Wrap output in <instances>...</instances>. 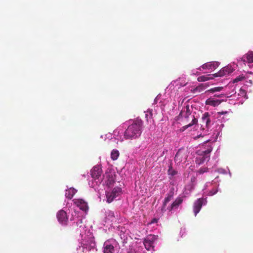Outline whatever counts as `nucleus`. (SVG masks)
I'll return each mask as SVG.
<instances>
[{
  "label": "nucleus",
  "instance_id": "obj_5",
  "mask_svg": "<svg viewBox=\"0 0 253 253\" xmlns=\"http://www.w3.org/2000/svg\"><path fill=\"white\" fill-rule=\"evenodd\" d=\"M212 150V147L211 145H208L206 146L205 147L197 151V153L199 157L197 158V160H200V164L203 163L206 161L207 159H209L210 154Z\"/></svg>",
  "mask_w": 253,
  "mask_h": 253
},
{
  "label": "nucleus",
  "instance_id": "obj_15",
  "mask_svg": "<svg viewBox=\"0 0 253 253\" xmlns=\"http://www.w3.org/2000/svg\"><path fill=\"white\" fill-rule=\"evenodd\" d=\"M102 181H103V184H105L108 187L113 185L114 183V178L112 174L106 173L105 175H103V178Z\"/></svg>",
  "mask_w": 253,
  "mask_h": 253
},
{
  "label": "nucleus",
  "instance_id": "obj_36",
  "mask_svg": "<svg viewBox=\"0 0 253 253\" xmlns=\"http://www.w3.org/2000/svg\"><path fill=\"white\" fill-rule=\"evenodd\" d=\"M205 134L206 133H204L203 135L202 134H200V135H198L197 137H196L195 138H199L200 137H203Z\"/></svg>",
  "mask_w": 253,
  "mask_h": 253
},
{
  "label": "nucleus",
  "instance_id": "obj_18",
  "mask_svg": "<svg viewBox=\"0 0 253 253\" xmlns=\"http://www.w3.org/2000/svg\"><path fill=\"white\" fill-rule=\"evenodd\" d=\"M77 207L83 211H86L88 210L87 203L82 199H75L73 200Z\"/></svg>",
  "mask_w": 253,
  "mask_h": 253
},
{
  "label": "nucleus",
  "instance_id": "obj_27",
  "mask_svg": "<svg viewBox=\"0 0 253 253\" xmlns=\"http://www.w3.org/2000/svg\"><path fill=\"white\" fill-rule=\"evenodd\" d=\"M223 89V87H222V86L215 87L211 88L209 90H208L207 91H206V93H207V92L214 93L215 92H219V91H221V90H222Z\"/></svg>",
  "mask_w": 253,
  "mask_h": 253
},
{
  "label": "nucleus",
  "instance_id": "obj_29",
  "mask_svg": "<svg viewBox=\"0 0 253 253\" xmlns=\"http://www.w3.org/2000/svg\"><path fill=\"white\" fill-rule=\"evenodd\" d=\"M193 188L194 187L193 184L187 185L185 188V194H188L193 189Z\"/></svg>",
  "mask_w": 253,
  "mask_h": 253
},
{
  "label": "nucleus",
  "instance_id": "obj_24",
  "mask_svg": "<svg viewBox=\"0 0 253 253\" xmlns=\"http://www.w3.org/2000/svg\"><path fill=\"white\" fill-rule=\"evenodd\" d=\"M105 215L107 219L113 221L115 219L114 212L110 210H107L105 211Z\"/></svg>",
  "mask_w": 253,
  "mask_h": 253
},
{
  "label": "nucleus",
  "instance_id": "obj_9",
  "mask_svg": "<svg viewBox=\"0 0 253 253\" xmlns=\"http://www.w3.org/2000/svg\"><path fill=\"white\" fill-rule=\"evenodd\" d=\"M158 239V236L154 235L148 236L144 241V245L147 250H150L154 248V243Z\"/></svg>",
  "mask_w": 253,
  "mask_h": 253
},
{
  "label": "nucleus",
  "instance_id": "obj_37",
  "mask_svg": "<svg viewBox=\"0 0 253 253\" xmlns=\"http://www.w3.org/2000/svg\"><path fill=\"white\" fill-rule=\"evenodd\" d=\"M218 171L221 173H224L225 170L224 169H219Z\"/></svg>",
  "mask_w": 253,
  "mask_h": 253
},
{
  "label": "nucleus",
  "instance_id": "obj_14",
  "mask_svg": "<svg viewBox=\"0 0 253 253\" xmlns=\"http://www.w3.org/2000/svg\"><path fill=\"white\" fill-rule=\"evenodd\" d=\"M187 158L186 151L183 149H179L176 153L174 160L177 163H180L182 161H185Z\"/></svg>",
  "mask_w": 253,
  "mask_h": 253
},
{
  "label": "nucleus",
  "instance_id": "obj_16",
  "mask_svg": "<svg viewBox=\"0 0 253 253\" xmlns=\"http://www.w3.org/2000/svg\"><path fill=\"white\" fill-rule=\"evenodd\" d=\"M219 65L218 62H210L206 63L201 66L198 68V70H201L202 69L204 70H212L216 68Z\"/></svg>",
  "mask_w": 253,
  "mask_h": 253
},
{
  "label": "nucleus",
  "instance_id": "obj_4",
  "mask_svg": "<svg viewBox=\"0 0 253 253\" xmlns=\"http://www.w3.org/2000/svg\"><path fill=\"white\" fill-rule=\"evenodd\" d=\"M118 249V244L115 240H109L104 243V253H116Z\"/></svg>",
  "mask_w": 253,
  "mask_h": 253
},
{
  "label": "nucleus",
  "instance_id": "obj_23",
  "mask_svg": "<svg viewBox=\"0 0 253 253\" xmlns=\"http://www.w3.org/2000/svg\"><path fill=\"white\" fill-rule=\"evenodd\" d=\"M172 196L171 195H169L168 196V197L165 198L164 203H163V206L161 210V212L162 213H163L164 212L166 211V205H167V203H169L172 199Z\"/></svg>",
  "mask_w": 253,
  "mask_h": 253
},
{
  "label": "nucleus",
  "instance_id": "obj_34",
  "mask_svg": "<svg viewBox=\"0 0 253 253\" xmlns=\"http://www.w3.org/2000/svg\"><path fill=\"white\" fill-rule=\"evenodd\" d=\"M159 98H160V96H159V95H158V96L156 97V98L155 99V100H154V102H155V103H156V102H157V101L159 100Z\"/></svg>",
  "mask_w": 253,
  "mask_h": 253
},
{
  "label": "nucleus",
  "instance_id": "obj_38",
  "mask_svg": "<svg viewBox=\"0 0 253 253\" xmlns=\"http://www.w3.org/2000/svg\"><path fill=\"white\" fill-rule=\"evenodd\" d=\"M221 114H225L227 113V112H221L219 113Z\"/></svg>",
  "mask_w": 253,
  "mask_h": 253
},
{
  "label": "nucleus",
  "instance_id": "obj_17",
  "mask_svg": "<svg viewBox=\"0 0 253 253\" xmlns=\"http://www.w3.org/2000/svg\"><path fill=\"white\" fill-rule=\"evenodd\" d=\"M183 199L182 198H177L176 200L171 204V205L168 207V210L169 212L172 213L173 211H176L179 206L182 203Z\"/></svg>",
  "mask_w": 253,
  "mask_h": 253
},
{
  "label": "nucleus",
  "instance_id": "obj_6",
  "mask_svg": "<svg viewBox=\"0 0 253 253\" xmlns=\"http://www.w3.org/2000/svg\"><path fill=\"white\" fill-rule=\"evenodd\" d=\"M82 237V244L83 245L84 248L89 249L92 248L94 246V243L92 236L89 234V235H84L83 233H81Z\"/></svg>",
  "mask_w": 253,
  "mask_h": 253
},
{
  "label": "nucleus",
  "instance_id": "obj_21",
  "mask_svg": "<svg viewBox=\"0 0 253 253\" xmlns=\"http://www.w3.org/2000/svg\"><path fill=\"white\" fill-rule=\"evenodd\" d=\"M77 190L73 188H70L66 190L65 192V196L66 198L71 199L74 195L77 192Z\"/></svg>",
  "mask_w": 253,
  "mask_h": 253
},
{
  "label": "nucleus",
  "instance_id": "obj_19",
  "mask_svg": "<svg viewBox=\"0 0 253 253\" xmlns=\"http://www.w3.org/2000/svg\"><path fill=\"white\" fill-rule=\"evenodd\" d=\"M240 60L243 61L244 64L246 63H253V51H249L247 53L245 54L242 58H240Z\"/></svg>",
  "mask_w": 253,
  "mask_h": 253
},
{
  "label": "nucleus",
  "instance_id": "obj_7",
  "mask_svg": "<svg viewBox=\"0 0 253 253\" xmlns=\"http://www.w3.org/2000/svg\"><path fill=\"white\" fill-rule=\"evenodd\" d=\"M121 189L119 187L114 188L111 192L106 191V196L108 203L112 202L113 200L121 193Z\"/></svg>",
  "mask_w": 253,
  "mask_h": 253
},
{
  "label": "nucleus",
  "instance_id": "obj_22",
  "mask_svg": "<svg viewBox=\"0 0 253 253\" xmlns=\"http://www.w3.org/2000/svg\"><path fill=\"white\" fill-rule=\"evenodd\" d=\"M215 78L213 76V74L201 76L198 78L199 82H205L210 80H211Z\"/></svg>",
  "mask_w": 253,
  "mask_h": 253
},
{
  "label": "nucleus",
  "instance_id": "obj_32",
  "mask_svg": "<svg viewBox=\"0 0 253 253\" xmlns=\"http://www.w3.org/2000/svg\"><path fill=\"white\" fill-rule=\"evenodd\" d=\"M206 171H207L206 168L201 169L200 170V172L201 173H204L205 172H206Z\"/></svg>",
  "mask_w": 253,
  "mask_h": 253
},
{
  "label": "nucleus",
  "instance_id": "obj_13",
  "mask_svg": "<svg viewBox=\"0 0 253 253\" xmlns=\"http://www.w3.org/2000/svg\"><path fill=\"white\" fill-rule=\"evenodd\" d=\"M207 201L206 199L200 198L195 202L193 206V211L195 216H196L198 213L200 211L202 205H205Z\"/></svg>",
  "mask_w": 253,
  "mask_h": 253
},
{
  "label": "nucleus",
  "instance_id": "obj_12",
  "mask_svg": "<svg viewBox=\"0 0 253 253\" xmlns=\"http://www.w3.org/2000/svg\"><path fill=\"white\" fill-rule=\"evenodd\" d=\"M203 124L201 126L202 130H208L211 126V122L210 119V115L209 113H205L202 117Z\"/></svg>",
  "mask_w": 253,
  "mask_h": 253
},
{
  "label": "nucleus",
  "instance_id": "obj_20",
  "mask_svg": "<svg viewBox=\"0 0 253 253\" xmlns=\"http://www.w3.org/2000/svg\"><path fill=\"white\" fill-rule=\"evenodd\" d=\"M223 100H219L215 99L214 97H210L206 101V104L212 107H216L218 106Z\"/></svg>",
  "mask_w": 253,
  "mask_h": 253
},
{
  "label": "nucleus",
  "instance_id": "obj_2",
  "mask_svg": "<svg viewBox=\"0 0 253 253\" xmlns=\"http://www.w3.org/2000/svg\"><path fill=\"white\" fill-rule=\"evenodd\" d=\"M142 122L137 120L130 124L124 133L126 139H136L139 137L142 132Z\"/></svg>",
  "mask_w": 253,
  "mask_h": 253
},
{
  "label": "nucleus",
  "instance_id": "obj_11",
  "mask_svg": "<svg viewBox=\"0 0 253 253\" xmlns=\"http://www.w3.org/2000/svg\"><path fill=\"white\" fill-rule=\"evenodd\" d=\"M57 219L59 223L62 225H66L68 220L67 211L64 209L59 211L56 214Z\"/></svg>",
  "mask_w": 253,
  "mask_h": 253
},
{
  "label": "nucleus",
  "instance_id": "obj_28",
  "mask_svg": "<svg viewBox=\"0 0 253 253\" xmlns=\"http://www.w3.org/2000/svg\"><path fill=\"white\" fill-rule=\"evenodd\" d=\"M119 156V152L118 150H112L111 154V158L113 160H117L118 159Z\"/></svg>",
  "mask_w": 253,
  "mask_h": 253
},
{
  "label": "nucleus",
  "instance_id": "obj_31",
  "mask_svg": "<svg viewBox=\"0 0 253 253\" xmlns=\"http://www.w3.org/2000/svg\"><path fill=\"white\" fill-rule=\"evenodd\" d=\"M229 96L228 95H226L224 93H221V94H218V93H215L213 97H218V98H222V97H229Z\"/></svg>",
  "mask_w": 253,
  "mask_h": 253
},
{
  "label": "nucleus",
  "instance_id": "obj_1",
  "mask_svg": "<svg viewBox=\"0 0 253 253\" xmlns=\"http://www.w3.org/2000/svg\"><path fill=\"white\" fill-rule=\"evenodd\" d=\"M192 108L188 105L182 108L176 121L178 123L183 125V130L196 124L198 121L194 115L191 114Z\"/></svg>",
  "mask_w": 253,
  "mask_h": 253
},
{
  "label": "nucleus",
  "instance_id": "obj_35",
  "mask_svg": "<svg viewBox=\"0 0 253 253\" xmlns=\"http://www.w3.org/2000/svg\"><path fill=\"white\" fill-rule=\"evenodd\" d=\"M119 133V131L117 130H116L114 131V135L117 136Z\"/></svg>",
  "mask_w": 253,
  "mask_h": 253
},
{
  "label": "nucleus",
  "instance_id": "obj_33",
  "mask_svg": "<svg viewBox=\"0 0 253 253\" xmlns=\"http://www.w3.org/2000/svg\"><path fill=\"white\" fill-rule=\"evenodd\" d=\"M217 190H215V191H214V192H213V191H210V192L209 195H210V196H212V195H214V194H216V193H217Z\"/></svg>",
  "mask_w": 253,
  "mask_h": 253
},
{
  "label": "nucleus",
  "instance_id": "obj_25",
  "mask_svg": "<svg viewBox=\"0 0 253 253\" xmlns=\"http://www.w3.org/2000/svg\"><path fill=\"white\" fill-rule=\"evenodd\" d=\"M209 85V84L205 83V84H201L199 86H197L195 89L194 92H200L204 90L206 88L208 87Z\"/></svg>",
  "mask_w": 253,
  "mask_h": 253
},
{
  "label": "nucleus",
  "instance_id": "obj_26",
  "mask_svg": "<svg viewBox=\"0 0 253 253\" xmlns=\"http://www.w3.org/2000/svg\"><path fill=\"white\" fill-rule=\"evenodd\" d=\"M126 230L124 227H122L120 230V236L122 239L124 240V241L126 240H127V236L128 235V233L126 232Z\"/></svg>",
  "mask_w": 253,
  "mask_h": 253
},
{
  "label": "nucleus",
  "instance_id": "obj_8",
  "mask_svg": "<svg viewBox=\"0 0 253 253\" xmlns=\"http://www.w3.org/2000/svg\"><path fill=\"white\" fill-rule=\"evenodd\" d=\"M70 220L74 221V223H76L77 226H79L80 228L82 227L83 219L81 213L76 209H75L74 211L72 213Z\"/></svg>",
  "mask_w": 253,
  "mask_h": 253
},
{
  "label": "nucleus",
  "instance_id": "obj_3",
  "mask_svg": "<svg viewBox=\"0 0 253 253\" xmlns=\"http://www.w3.org/2000/svg\"><path fill=\"white\" fill-rule=\"evenodd\" d=\"M102 169L99 166H95L91 170L90 174L92 178V180L94 181L92 184V186L93 187L95 185H98L101 183L102 181L101 177Z\"/></svg>",
  "mask_w": 253,
  "mask_h": 253
},
{
  "label": "nucleus",
  "instance_id": "obj_10",
  "mask_svg": "<svg viewBox=\"0 0 253 253\" xmlns=\"http://www.w3.org/2000/svg\"><path fill=\"white\" fill-rule=\"evenodd\" d=\"M234 69L231 65H228L222 68L218 72L213 74L215 77H222L229 75L233 72Z\"/></svg>",
  "mask_w": 253,
  "mask_h": 253
},
{
  "label": "nucleus",
  "instance_id": "obj_30",
  "mask_svg": "<svg viewBox=\"0 0 253 253\" xmlns=\"http://www.w3.org/2000/svg\"><path fill=\"white\" fill-rule=\"evenodd\" d=\"M244 79H245V77L243 75H240L239 76L237 77V78H236L233 80V83H238L240 81H243Z\"/></svg>",
  "mask_w": 253,
  "mask_h": 253
},
{
  "label": "nucleus",
  "instance_id": "obj_39",
  "mask_svg": "<svg viewBox=\"0 0 253 253\" xmlns=\"http://www.w3.org/2000/svg\"><path fill=\"white\" fill-rule=\"evenodd\" d=\"M156 219H154V221H153V222H156Z\"/></svg>",
  "mask_w": 253,
  "mask_h": 253
}]
</instances>
